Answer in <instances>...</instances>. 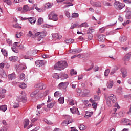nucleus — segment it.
Returning a JSON list of instances; mask_svg holds the SVG:
<instances>
[{
    "mask_svg": "<svg viewBox=\"0 0 131 131\" xmlns=\"http://www.w3.org/2000/svg\"><path fill=\"white\" fill-rule=\"evenodd\" d=\"M66 67H67V62L65 61H58L54 66L56 70H64Z\"/></svg>",
    "mask_w": 131,
    "mask_h": 131,
    "instance_id": "obj_1",
    "label": "nucleus"
},
{
    "mask_svg": "<svg viewBox=\"0 0 131 131\" xmlns=\"http://www.w3.org/2000/svg\"><path fill=\"white\" fill-rule=\"evenodd\" d=\"M106 104L108 107H111V101L112 103H115L117 101L116 97L113 94H110L109 96L105 97Z\"/></svg>",
    "mask_w": 131,
    "mask_h": 131,
    "instance_id": "obj_2",
    "label": "nucleus"
},
{
    "mask_svg": "<svg viewBox=\"0 0 131 131\" xmlns=\"http://www.w3.org/2000/svg\"><path fill=\"white\" fill-rule=\"evenodd\" d=\"M114 7L117 10H122L125 7V4L121 3L119 1H115L114 3Z\"/></svg>",
    "mask_w": 131,
    "mask_h": 131,
    "instance_id": "obj_3",
    "label": "nucleus"
},
{
    "mask_svg": "<svg viewBox=\"0 0 131 131\" xmlns=\"http://www.w3.org/2000/svg\"><path fill=\"white\" fill-rule=\"evenodd\" d=\"M68 84H69V83L68 82H61L58 85V88L59 90H61L62 91H63V92H66L67 89V86H68Z\"/></svg>",
    "mask_w": 131,
    "mask_h": 131,
    "instance_id": "obj_4",
    "label": "nucleus"
},
{
    "mask_svg": "<svg viewBox=\"0 0 131 131\" xmlns=\"http://www.w3.org/2000/svg\"><path fill=\"white\" fill-rule=\"evenodd\" d=\"M35 36L38 37V41H40L46 36V33L45 32H37L35 34Z\"/></svg>",
    "mask_w": 131,
    "mask_h": 131,
    "instance_id": "obj_5",
    "label": "nucleus"
},
{
    "mask_svg": "<svg viewBox=\"0 0 131 131\" xmlns=\"http://www.w3.org/2000/svg\"><path fill=\"white\" fill-rule=\"evenodd\" d=\"M49 20H53V21H58V14L54 12H51L48 16Z\"/></svg>",
    "mask_w": 131,
    "mask_h": 131,
    "instance_id": "obj_6",
    "label": "nucleus"
},
{
    "mask_svg": "<svg viewBox=\"0 0 131 131\" xmlns=\"http://www.w3.org/2000/svg\"><path fill=\"white\" fill-rule=\"evenodd\" d=\"M12 84L13 85H17V86H19V88H20V89H22V90H24V89H26L27 85L25 84V83H20L19 82H13Z\"/></svg>",
    "mask_w": 131,
    "mask_h": 131,
    "instance_id": "obj_7",
    "label": "nucleus"
},
{
    "mask_svg": "<svg viewBox=\"0 0 131 131\" xmlns=\"http://www.w3.org/2000/svg\"><path fill=\"white\" fill-rule=\"evenodd\" d=\"M16 100L17 102H21V103H26L27 98L25 95L19 96L17 97Z\"/></svg>",
    "mask_w": 131,
    "mask_h": 131,
    "instance_id": "obj_8",
    "label": "nucleus"
},
{
    "mask_svg": "<svg viewBox=\"0 0 131 131\" xmlns=\"http://www.w3.org/2000/svg\"><path fill=\"white\" fill-rule=\"evenodd\" d=\"M46 63H47V61L45 60H36L35 61V65L37 67H41V66H43Z\"/></svg>",
    "mask_w": 131,
    "mask_h": 131,
    "instance_id": "obj_9",
    "label": "nucleus"
},
{
    "mask_svg": "<svg viewBox=\"0 0 131 131\" xmlns=\"http://www.w3.org/2000/svg\"><path fill=\"white\" fill-rule=\"evenodd\" d=\"M73 120L72 119H69L68 120H65L61 123L62 126H67L70 123H72Z\"/></svg>",
    "mask_w": 131,
    "mask_h": 131,
    "instance_id": "obj_10",
    "label": "nucleus"
},
{
    "mask_svg": "<svg viewBox=\"0 0 131 131\" xmlns=\"http://www.w3.org/2000/svg\"><path fill=\"white\" fill-rule=\"evenodd\" d=\"M97 37L98 40L100 42H104V41H106V36L105 35H98Z\"/></svg>",
    "mask_w": 131,
    "mask_h": 131,
    "instance_id": "obj_11",
    "label": "nucleus"
},
{
    "mask_svg": "<svg viewBox=\"0 0 131 131\" xmlns=\"http://www.w3.org/2000/svg\"><path fill=\"white\" fill-rule=\"evenodd\" d=\"M121 122L123 123L124 125H131V121L128 119H122Z\"/></svg>",
    "mask_w": 131,
    "mask_h": 131,
    "instance_id": "obj_12",
    "label": "nucleus"
},
{
    "mask_svg": "<svg viewBox=\"0 0 131 131\" xmlns=\"http://www.w3.org/2000/svg\"><path fill=\"white\" fill-rule=\"evenodd\" d=\"M63 4H64V5L62 8L63 9H66V8H69V7H71V6H73V4H72V2L70 1H67L66 2H63Z\"/></svg>",
    "mask_w": 131,
    "mask_h": 131,
    "instance_id": "obj_13",
    "label": "nucleus"
},
{
    "mask_svg": "<svg viewBox=\"0 0 131 131\" xmlns=\"http://www.w3.org/2000/svg\"><path fill=\"white\" fill-rule=\"evenodd\" d=\"M121 72L122 73V77L125 78V77L127 76V70H126V68H122L121 70Z\"/></svg>",
    "mask_w": 131,
    "mask_h": 131,
    "instance_id": "obj_14",
    "label": "nucleus"
},
{
    "mask_svg": "<svg viewBox=\"0 0 131 131\" xmlns=\"http://www.w3.org/2000/svg\"><path fill=\"white\" fill-rule=\"evenodd\" d=\"M81 52V50L80 49H71L69 51L70 54H78V53H80Z\"/></svg>",
    "mask_w": 131,
    "mask_h": 131,
    "instance_id": "obj_15",
    "label": "nucleus"
},
{
    "mask_svg": "<svg viewBox=\"0 0 131 131\" xmlns=\"http://www.w3.org/2000/svg\"><path fill=\"white\" fill-rule=\"evenodd\" d=\"M71 112L73 114H77L79 115V111H78V108H77L75 107H73L72 108H70Z\"/></svg>",
    "mask_w": 131,
    "mask_h": 131,
    "instance_id": "obj_16",
    "label": "nucleus"
},
{
    "mask_svg": "<svg viewBox=\"0 0 131 131\" xmlns=\"http://www.w3.org/2000/svg\"><path fill=\"white\" fill-rule=\"evenodd\" d=\"M131 58V52H129L128 53L126 54L124 57L123 58V60L124 62H127L130 60Z\"/></svg>",
    "mask_w": 131,
    "mask_h": 131,
    "instance_id": "obj_17",
    "label": "nucleus"
},
{
    "mask_svg": "<svg viewBox=\"0 0 131 131\" xmlns=\"http://www.w3.org/2000/svg\"><path fill=\"white\" fill-rule=\"evenodd\" d=\"M52 36L54 39H60L62 38V36L58 33L52 34Z\"/></svg>",
    "mask_w": 131,
    "mask_h": 131,
    "instance_id": "obj_18",
    "label": "nucleus"
},
{
    "mask_svg": "<svg viewBox=\"0 0 131 131\" xmlns=\"http://www.w3.org/2000/svg\"><path fill=\"white\" fill-rule=\"evenodd\" d=\"M91 4L92 5V6L96 7H98L99 8H101V7H102V4L100 2H94L93 3L91 2Z\"/></svg>",
    "mask_w": 131,
    "mask_h": 131,
    "instance_id": "obj_19",
    "label": "nucleus"
},
{
    "mask_svg": "<svg viewBox=\"0 0 131 131\" xmlns=\"http://www.w3.org/2000/svg\"><path fill=\"white\" fill-rule=\"evenodd\" d=\"M0 76L3 78H7V73L4 70V69L1 70H0Z\"/></svg>",
    "mask_w": 131,
    "mask_h": 131,
    "instance_id": "obj_20",
    "label": "nucleus"
},
{
    "mask_svg": "<svg viewBox=\"0 0 131 131\" xmlns=\"http://www.w3.org/2000/svg\"><path fill=\"white\" fill-rule=\"evenodd\" d=\"M8 78L9 80H13V79H16V74L13 73L8 75Z\"/></svg>",
    "mask_w": 131,
    "mask_h": 131,
    "instance_id": "obj_21",
    "label": "nucleus"
},
{
    "mask_svg": "<svg viewBox=\"0 0 131 131\" xmlns=\"http://www.w3.org/2000/svg\"><path fill=\"white\" fill-rule=\"evenodd\" d=\"M114 85V82L112 80H110V81L107 82V89H112L113 88V85Z\"/></svg>",
    "mask_w": 131,
    "mask_h": 131,
    "instance_id": "obj_22",
    "label": "nucleus"
},
{
    "mask_svg": "<svg viewBox=\"0 0 131 131\" xmlns=\"http://www.w3.org/2000/svg\"><path fill=\"white\" fill-rule=\"evenodd\" d=\"M39 93V90L36 89L31 94L30 96L31 97V98H35L36 95H37V94H38Z\"/></svg>",
    "mask_w": 131,
    "mask_h": 131,
    "instance_id": "obj_23",
    "label": "nucleus"
},
{
    "mask_svg": "<svg viewBox=\"0 0 131 131\" xmlns=\"http://www.w3.org/2000/svg\"><path fill=\"white\" fill-rule=\"evenodd\" d=\"M90 93L91 91L89 90L88 89H84L83 91L82 96H83V97H86V96H88V95H89V94Z\"/></svg>",
    "mask_w": 131,
    "mask_h": 131,
    "instance_id": "obj_24",
    "label": "nucleus"
},
{
    "mask_svg": "<svg viewBox=\"0 0 131 131\" xmlns=\"http://www.w3.org/2000/svg\"><path fill=\"white\" fill-rule=\"evenodd\" d=\"M1 52L2 53L4 57H8V55H9V53L8 52V51H7V50H6L5 48H2L1 49Z\"/></svg>",
    "mask_w": 131,
    "mask_h": 131,
    "instance_id": "obj_25",
    "label": "nucleus"
},
{
    "mask_svg": "<svg viewBox=\"0 0 131 131\" xmlns=\"http://www.w3.org/2000/svg\"><path fill=\"white\" fill-rule=\"evenodd\" d=\"M7 109H8V106H7L6 105L0 106V110L1 111H3V112H6V111H7Z\"/></svg>",
    "mask_w": 131,
    "mask_h": 131,
    "instance_id": "obj_26",
    "label": "nucleus"
},
{
    "mask_svg": "<svg viewBox=\"0 0 131 131\" xmlns=\"http://www.w3.org/2000/svg\"><path fill=\"white\" fill-rule=\"evenodd\" d=\"M35 86L37 89H40V90H43V83H39L38 84H36L35 85Z\"/></svg>",
    "mask_w": 131,
    "mask_h": 131,
    "instance_id": "obj_27",
    "label": "nucleus"
},
{
    "mask_svg": "<svg viewBox=\"0 0 131 131\" xmlns=\"http://www.w3.org/2000/svg\"><path fill=\"white\" fill-rule=\"evenodd\" d=\"M127 40V38H126L125 36H121L119 38V41L120 42H124Z\"/></svg>",
    "mask_w": 131,
    "mask_h": 131,
    "instance_id": "obj_28",
    "label": "nucleus"
},
{
    "mask_svg": "<svg viewBox=\"0 0 131 131\" xmlns=\"http://www.w3.org/2000/svg\"><path fill=\"white\" fill-rule=\"evenodd\" d=\"M56 104V102L53 101L50 103H48L47 104V108H48L49 109H52V108H53V107H54V106L55 105V104Z\"/></svg>",
    "mask_w": 131,
    "mask_h": 131,
    "instance_id": "obj_29",
    "label": "nucleus"
},
{
    "mask_svg": "<svg viewBox=\"0 0 131 131\" xmlns=\"http://www.w3.org/2000/svg\"><path fill=\"white\" fill-rule=\"evenodd\" d=\"M78 27L79 28H81V27H85V28L89 27V24H88V23L84 22L82 23L81 25L78 26Z\"/></svg>",
    "mask_w": 131,
    "mask_h": 131,
    "instance_id": "obj_30",
    "label": "nucleus"
},
{
    "mask_svg": "<svg viewBox=\"0 0 131 131\" xmlns=\"http://www.w3.org/2000/svg\"><path fill=\"white\" fill-rule=\"evenodd\" d=\"M29 22L31 23V24H34L35 22H36V19L33 17H30L28 18Z\"/></svg>",
    "mask_w": 131,
    "mask_h": 131,
    "instance_id": "obj_31",
    "label": "nucleus"
},
{
    "mask_svg": "<svg viewBox=\"0 0 131 131\" xmlns=\"http://www.w3.org/2000/svg\"><path fill=\"white\" fill-rule=\"evenodd\" d=\"M95 31V29L93 28V27H90L87 31L88 34H92V32Z\"/></svg>",
    "mask_w": 131,
    "mask_h": 131,
    "instance_id": "obj_32",
    "label": "nucleus"
},
{
    "mask_svg": "<svg viewBox=\"0 0 131 131\" xmlns=\"http://www.w3.org/2000/svg\"><path fill=\"white\" fill-rule=\"evenodd\" d=\"M9 60L11 61L12 62H16V61L18 60V57L16 56H11L9 57Z\"/></svg>",
    "mask_w": 131,
    "mask_h": 131,
    "instance_id": "obj_33",
    "label": "nucleus"
},
{
    "mask_svg": "<svg viewBox=\"0 0 131 131\" xmlns=\"http://www.w3.org/2000/svg\"><path fill=\"white\" fill-rule=\"evenodd\" d=\"M24 124V128H26V127H27V126L29 124V120L28 119H25Z\"/></svg>",
    "mask_w": 131,
    "mask_h": 131,
    "instance_id": "obj_34",
    "label": "nucleus"
},
{
    "mask_svg": "<svg viewBox=\"0 0 131 131\" xmlns=\"http://www.w3.org/2000/svg\"><path fill=\"white\" fill-rule=\"evenodd\" d=\"M93 114V112H86V114L85 115V117L86 118H89V117H91L92 116V114Z\"/></svg>",
    "mask_w": 131,
    "mask_h": 131,
    "instance_id": "obj_35",
    "label": "nucleus"
},
{
    "mask_svg": "<svg viewBox=\"0 0 131 131\" xmlns=\"http://www.w3.org/2000/svg\"><path fill=\"white\" fill-rule=\"evenodd\" d=\"M115 30L107 31L106 33V35H112V34H115Z\"/></svg>",
    "mask_w": 131,
    "mask_h": 131,
    "instance_id": "obj_36",
    "label": "nucleus"
},
{
    "mask_svg": "<svg viewBox=\"0 0 131 131\" xmlns=\"http://www.w3.org/2000/svg\"><path fill=\"white\" fill-rule=\"evenodd\" d=\"M73 41H74V40L72 39H69L65 40V42L67 43V45L71 44L73 42Z\"/></svg>",
    "mask_w": 131,
    "mask_h": 131,
    "instance_id": "obj_37",
    "label": "nucleus"
},
{
    "mask_svg": "<svg viewBox=\"0 0 131 131\" xmlns=\"http://www.w3.org/2000/svg\"><path fill=\"white\" fill-rule=\"evenodd\" d=\"M60 96H61V93L59 91H56L54 93V97H55V98H59Z\"/></svg>",
    "mask_w": 131,
    "mask_h": 131,
    "instance_id": "obj_38",
    "label": "nucleus"
},
{
    "mask_svg": "<svg viewBox=\"0 0 131 131\" xmlns=\"http://www.w3.org/2000/svg\"><path fill=\"white\" fill-rule=\"evenodd\" d=\"M58 102L59 104H64V102H65L64 97H60L59 99H58Z\"/></svg>",
    "mask_w": 131,
    "mask_h": 131,
    "instance_id": "obj_39",
    "label": "nucleus"
},
{
    "mask_svg": "<svg viewBox=\"0 0 131 131\" xmlns=\"http://www.w3.org/2000/svg\"><path fill=\"white\" fill-rule=\"evenodd\" d=\"M70 74L72 76V75H76L77 74V72L75 71L74 69H72L70 72Z\"/></svg>",
    "mask_w": 131,
    "mask_h": 131,
    "instance_id": "obj_40",
    "label": "nucleus"
},
{
    "mask_svg": "<svg viewBox=\"0 0 131 131\" xmlns=\"http://www.w3.org/2000/svg\"><path fill=\"white\" fill-rule=\"evenodd\" d=\"M23 9L25 12H28V11H30V9H29V7H28L27 5L24 6Z\"/></svg>",
    "mask_w": 131,
    "mask_h": 131,
    "instance_id": "obj_41",
    "label": "nucleus"
},
{
    "mask_svg": "<svg viewBox=\"0 0 131 131\" xmlns=\"http://www.w3.org/2000/svg\"><path fill=\"white\" fill-rule=\"evenodd\" d=\"M53 6V4L50 3H47L46 5H45V7L46 8H47V9H51V8H52V6Z\"/></svg>",
    "mask_w": 131,
    "mask_h": 131,
    "instance_id": "obj_42",
    "label": "nucleus"
},
{
    "mask_svg": "<svg viewBox=\"0 0 131 131\" xmlns=\"http://www.w3.org/2000/svg\"><path fill=\"white\" fill-rule=\"evenodd\" d=\"M79 128L80 130H84V129H85V126L83 124H80Z\"/></svg>",
    "mask_w": 131,
    "mask_h": 131,
    "instance_id": "obj_43",
    "label": "nucleus"
},
{
    "mask_svg": "<svg viewBox=\"0 0 131 131\" xmlns=\"http://www.w3.org/2000/svg\"><path fill=\"white\" fill-rule=\"evenodd\" d=\"M4 3H6L7 5L9 6H11L12 5V1L11 0H3Z\"/></svg>",
    "mask_w": 131,
    "mask_h": 131,
    "instance_id": "obj_44",
    "label": "nucleus"
},
{
    "mask_svg": "<svg viewBox=\"0 0 131 131\" xmlns=\"http://www.w3.org/2000/svg\"><path fill=\"white\" fill-rule=\"evenodd\" d=\"M53 78H55L56 79H59L60 78V77L59 76V74L55 73L53 75Z\"/></svg>",
    "mask_w": 131,
    "mask_h": 131,
    "instance_id": "obj_45",
    "label": "nucleus"
},
{
    "mask_svg": "<svg viewBox=\"0 0 131 131\" xmlns=\"http://www.w3.org/2000/svg\"><path fill=\"white\" fill-rule=\"evenodd\" d=\"M43 22V18H39L38 20V25H41V23Z\"/></svg>",
    "mask_w": 131,
    "mask_h": 131,
    "instance_id": "obj_46",
    "label": "nucleus"
},
{
    "mask_svg": "<svg viewBox=\"0 0 131 131\" xmlns=\"http://www.w3.org/2000/svg\"><path fill=\"white\" fill-rule=\"evenodd\" d=\"M110 72V70H109V69L105 70L104 71V75L105 76H108Z\"/></svg>",
    "mask_w": 131,
    "mask_h": 131,
    "instance_id": "obj_47",
    "label": "nucleus"
},
{
    "mask_svg": "<svg viewBox=\"0 0 131 131\" xmlns=\"http://www.w3.org/2000/svg\"><path fill=\"white\" fill-rule=\"evenodd\" d=\"M19 106H20V104H19V102H15L13 104V108L16 109V108L19 107Z\"/></svg>",
    "mask_w": 131,
    "mask_h": 131,
    "instance_id": "obj_48",
    "label": "nucleus"
},
{
    "mask_svg": "<svg viewBox=\"0 0 131 131\" xmlns=\"http://www.w3.org/2000/svg\"><path fill=\"white\" fill-rule=\"evenodd\" d=\"M104 6H107V7H111L112 4L109 2H105L103 3Z\"/></svg>",
    "mask_w": 131,
    "mask_h": 131,
    "instance_id": "obj_49",
    "label": "nucleus"
},
{
    "mask_svg": "<svg viewBox=\"0 0 131 131\" xmlns=\"http://www.w3.org/2000/svg\"><path fill=\"white\" fill-rule=\"evenodd\" d=\"M95 101H100V96L94 95V96Z\"/></svg>",
    "mask_w": 131,
    "mask_h": 131,
    "instance_id": "obj_50",
    "label": "nucleus"
},
{
    "mask_svg": "<svg viewBox=\"0 0 131 131\" xmlns=\"http://www.w3.org/2000/svg\"><path fill=\"white\" fill-rule=\"evenodd\" d=\"M50 26H51V27H53V26L52 25H48V24H44L43 25H42V27L43 28H49V27H50Z\"/></svg>",
    "mask_w": 131,
    "mask_h": 131,
    "instance_id": "obj_51",
    "label": "nucleus"
},
{
    "mask_svg": "<svg viewBox=\"0 0 131 131\" xmlns=\"http://www.w3.org/2000/svg\"><path fill=\"white\" fill-rule=\"evenodd\" d=\"M66 15L68 18L70 19L71 20V17H70V13L68 11H66L65 12Z\"/></svg>",
    "mask_w": 131,
    "mask_h": 131,
    "instance_id": "obj_52",
    "label": "nucleus"
},
{
    "mask_svg": "<svg viewBox=\"0 0 131 131\" xmlns=\"http://www.w3.org/2000/svg\"><path fill=\"white\" fill-rule=\"evenodd\" d=\"M105 29H106V28H104V27H103L99 29V32H100V33H104V32H105Z\"/></svg>",
    "mask_w": 131,
    "mask_h": 131,
    "instance_id": "obj_53",
    "label": "nucleus"
},
{
    "mask_svg": "<svg viewBox=\"0 0 131 131\" xmlns=\"http://www.w3.org/2000/svg\"><path fill=\"white\" fill-rule=\"evenodd\" d=\"M61 77L62 79H66L67 78H68V75H67V74H63L61 75Z\"/></svg>",
    "mask_w": 131,
    "mask_h": 131,
    "instance_id": "obj_54",
    "label": "nucleus"
},
{
    "mask_svg": "<svg viewBox=\"0 0 131 131\" xmlns=\"http://www.w3.org/2000/svg\"><path fill=\"white\" fill-rule=\"evenodd\" d=\"M78 16H79L78 13H73L72 14V18H78Z\"/></svg>",
    "mask_w": 131,
    "mask_h": 131,
    "instance_id": "obj_55",
    "label": "nucleus"
},
{
    "mask_svg": "<svg viewBox=\"0 0 131 131\" xmlns=\"http://www.w3.org/2000/svg\"><path fill=\"white\" fill-rule=\"evenodd\" d=\"M78 39H79V40H84V34L82 35V36H80L78 38Z\"/></svg>",
    "mask_w": 131,
    "mask_h": 131,
    "instance_id": "obj_56",
    "label": "nucleus"
},
{
    "mask_svg": "<svg viewBox=\"0 0 131 131\" xmlns=\"http://www.w3.org/2000/svg\"><path fill=\"white\" fill-rule=\"evenodd\" d=\"M76 57H78L79 58H80L81 57V55L80 54L78 55H74V56H71V59H74V58H76Z\"/></svg>",
    "mask_w": 131,
    "mask_h": 131,
    "instance_id": "obj_57",
    "label": "nucleus"
},
{
    "mask_svg": "<svg viewBox=\"0 0 131 131\" xmlns=\"http://www.w3.org/2000/svg\"><path fill=\"white\" fill-rule=\"evenodd\" d=\"M12 51L14 53H18V51L16 49V46H13L12 48Z\"/></svg>",
    "mask_w": 131,
    "mask_h": 131,
    "instance_id": "obj_58",
    "label": "nucleus"
},
{
    "mask_svg": "<svg viewBox=\"0 0 131 131\" xmlns=\"http://www.w3.org/2000/svg\"><path fill=\"white\" fill-rule=\"evenodd\" d=\"M125 12L126 13H130L131 12V8L130 7H126L125 10Z\"/></svg>",
    "mask_w": 131,
    "mask_h": 131,
    "instance_id": "obj_59",
    "label": "nucleus"
},
{
    "mask_svg": "<svg viewBox=\"0 0 131 131\" xmlns=\"http://www.w3.org/2000/svg\"><path fill=\"white\" fill-rule=\"evenodd\" d=\"M45 122H46V123H47V124H49V125H52V124H53V123L52 122V121H49L48 120H45Z\"/></svg>",
    "mask_w": 131,
    "mask_h": 131,
    "instance_id": "obj_60",
    "label": "nucleus"
},
{
    "mask_svg": "<svg viewBox=\"0 0 131 131\" xmlns=\"http://www.w3.org/2000/svg\"><path fill=\"white\" fill-rule=\"evenodd\" d=\"M19 78H20V79L23 80L25 78V74H24V73L20 74V76H19Z\"/></svg>",
    "mask_w": 131,
    "mask_h": 131,
    "instance_id": "obj_61",
    "label": "nucleus"
},
{
    "mask_svg": "<svg viewBox=\"0 0 131 131\" xmlns=\"http://www.w3.org/2000/svg\"><path fill=\"white\" fill-rule=\"evenodd\" d=\"M5 93H6V90L0 88V94H5Z\"/></svg>",
    "mask_w": 131,
    "mask_h": 131,
    "instance_id": "obj_62",
    "label": "nucleus"
},
{
    "mask_svg": "<svg viewBox=\"0 0 131 131\" xmlns=\"http://www.w3.org/2000/svg\"><path fill=\"white\" fill-rule=\"evenodd\" d=\"M126 19H130L131 15L130 13H129V12H128L126 14Z\"/></svg>",
    "mask_w": 131,
    "mask_h": 131,
    "instance_id": "obj_63",
    "label": "nucleus"
},
{
    "mask_svg": "<svg viewBox=\"0 0 131 131\" xmlns=\"http://www.w3.org/2000/svg\"><path fill=\"white\" fill-rule=\"evenodd\" d=\"M13 27H14L15 28H21V26H19L18 24H15V25H13Z\"/></svg>",
    "mask_w": 131,
    "mask_h": 131,
    "instance_id": "obj_64",
    "label": "nucleus"
}]
</instances>
